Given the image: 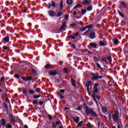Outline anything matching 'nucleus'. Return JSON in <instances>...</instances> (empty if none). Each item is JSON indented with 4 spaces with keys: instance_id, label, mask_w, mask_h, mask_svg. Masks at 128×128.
<instances>
[{
    "instance_id": "1",
    "label": "nucleus",
    "mask_w": 128,
    "mask_h": 128,
    "mask_svg": "<svg viewBox=\"0 0 128 128\" xmlns=\"http://www.w3.org/2000/svg\"><path fill=\"white\" fill-rule=\"evenodd\" d=\"M118 116H120V112L118 110L115 111L114 113L110 112L108 114V118L110 122H112V120L117 122V120H120Z\"/></svg>"
},
{
    "instance_id": "2",
    "label": "nucleus",
    "mask_w": 128,
    "mask_h": 128,
    "mask_svg": "<svg viewBox=\"0 0 128 128\" xmlns=\"http://www.w3.org/2000/svg\"><path fill=\"white\" fill-rule=\"evenodd\" d=\"M99 84L98 83H96L94 84L93 88V91L92 92V96H95L96 94L98 92V86Z\"/></svg>"
},
{
    "instance_id": "3",
    "label": "nucleus",
    "mask_w": 128,
    "mask_h": 128,
    "mask_svg": "<svg viewBox=\"0 0 128 128\" xmlns=\"http://www.w3.org/2000/svg\"><path fill=\"white\" fill-rule=\"evenodd\" d=\"M84 108L86 114H87V116H88V114H90L92 109L88 108V107L86 106L84 107Z\"/></svg>"
},
{
    "instance_id": "4",
    "label": "nucleus",
    "mask_w": 128,
    "mask_h": 128,
    "mask_svg": "<svg viewBox=\"0 0 128 128\" xmlns=\"http://www.w3.org/2000/svg\"><path fill=\"white\" fill-rule=\"evenodd\" d=\"M89 38H90V40H94L96 36V32H91L90 34V36H88Z\"/></svg>"
},
{
    "instance_id": "5",
    "label": "nucleus",
    "mask_w": 128,
    "mask_h": 128,
    "mask_svg": "<svg viewBox=\"0 0 128 128\" xmlns=\"http://www.w3.org/2000/svg\"><path fill=\"white\" fill-rule=\"evenodd\" d=\"M48 14L50 16H52V18H54L56 16V12L54 11L50 10L48 11Z\"/></svg>"
},
{
    "instance_id": "6",
    "label": "nucleus",
    "mask_w": 128,
    "mask_h": 128,
    "mask_svg": "<svg viewBox=\"0 0 128 128\" xmlns=\"http://www.w3.org/2000/svg\"><path fill=\"white\" fill-rule=\"evenodd\" d=\"M82 4L84 6H90V4H92V0H84Z\"/></svg>"
},
{
    "instance_id": "7",
    "label": "nucleus",
    "mask_w": 128,
    "mask_h": 128,
    "mask_svg": "<svg viewBox=\"0 0 128 128\" xmlns=\"http://www.w3.org/2000/svg\"><path fill=\"white\" fill-rule=\"evenodd\" d=\"M3 44H6L8 42H10V37L6 36V37H4V38H3Z\"/></svg>"
},
{
    "instance_id": "8",
    "label": "nucleus",
    "mask_w": 128,
    "mask_h": 128,
    "mask_svg": "<svg viewBox=\"0 0 128 128\" xmlns=\"http://www.w3.org/2000/svg\"><path fill=\"white\" fill-rule=\"evenodd\" d=\"M22 80H24V82H28V80H32V78L31 76H27V77H22Z\"/></svg>"
},
{
    "instance_id": "9",
    "label": "nucleus",
    "mask_w": 128,
    "mask_h": 128,
    "mask_svg": "<svg viewBox=\"0 0 128 128\" xmlns=\"http://www.w3.org/2000/svg\"><path fill=\"white\" fill-rule=\"evenodd\" d=\"M91 82L90 81L86 82V90L87 92H88L89 94L90 92V86Z\"/></svg>"
},
{
    "instance_id": "10",
    "label": "nucleus",
    "mask_w": 128,
    "mask_h": 128,
    "mask_svg": "<svg viewBox=\"0 0 128 128\" xmlns=\"http://www.w3.org/2000/svg\"><path fill=\"white\" fill-rule=\"evenodd\" d=\"M58 74V71L56 70H52L49 72L50 76H56Z\"/></svg>"
},
{
    "instance_id": "11",
    "label": "nucleus",
    "mask_w": 128,
    "mask_h": 128,
    "mask_svg": "<svg viewBox=\"0 0 128 128\" xmlns=\"http://www.w3.org/2000/svg\"><path fill=\"white\" fill-rule=\"evenodd\" d=\"M90 46H91V48H96V46H98V44L94 42L90 43Z\"/></svg>"
},
{
    "instance_id": "12",
    "label": "nucleus",
    "mask_w": 128,
    "mask_h": 128,
    "mask_svg": "<svg viewBox=\"0 0 128 128\" xmlns=\"http://www.w3.org/2000/svg\"><path fill=\"white\" fill-rule=\"evenodd\" d=\"M102 76H94L92 78V80H96L102 78Z\"/></svg>"
},
{
    "instance_id": "13",
    "label": "nucleus",
    "mask_w": 128,
    "mask_h": 128,
    "mask_svg": "<svg viewBox=\"0 0 128 128\" xmlns=\"http://www.w3.org/2000/svg\"><path fill=\"white\" fill-rule=\"evenodd\" d=\"M102 114H106L108 112V110L106 107H102Z\"/></svg>"
},
{
    "instance_id": "14",
    "label": "nucleus",
    "mask_w": 128,
    "mask_h": 128,
    "mask_svg": "<svg viewBox=\"0 0 128 128\" xmlns=\"http://www.w3.org/2000/svg\"><path fill=\"white\" fill-rule=\"evenodd\" d=\"M73 120H74V122L76 124H78V122H80V117H78V116L74 117Z\"/></svg>"
},
{
    "instance_id": "15",
    "label": "nucleus",
    "mask_w": 128,
    "mask_h": 128,
    "mask_svg": "<svg viewBox=\"0 0 128 128\" xmlns=\"http://www.w3.org/2000/svg\"><path fill=\"white\" fill-rule=\"evenodd\" d=\"M90 116H96L98 115L96 114V112H94V110L91 111V113H90Z\"/></svg>"
},
{
    "instance_id": "16",
    "label": "nucleus",
    "mask_w": 128,
    "mask_h": 128,
    "mask_svg": "<svg viewBox=\"0 0 128 128\" xmlns=\"http://www.w3.org/2000/svg\"><path fill=\"white\" fill-rule=\"evenodd\" d=\"M66 2L68 4H69V6H70L71 4H74L72 0H67Z\"/></svg>"
},
{
    "instance_id": "17",
    "label": "nucleus",
    "mask_w": 128,
    "mask_h": 128,
    "mask_svg": "<svg viewBox=\"0 0 128 128\" xmlns=\"http://www.w3.org/2000/svg\"><path fill=\"white\" fill-rule=\"evenodd\" d=\"M71 82H72V86H76V80H74V78H72L71 80Z\"/></svg>"
},
{
    "instance_id": "18",
    "label": "nucleus",
    "mask_w": 128,
    "mask_h": 128,
    "mask_svg": "<svg viewBox=\"0 0 128 128\" xmlns=\"http://www.w3.org/2000/svg\"><path fill=\"white\" fill-rule=\"evenodd\" d=\"M120 2L122 6H124V8H126V2L122 1V2Z\"/></svg>"
},
{
    "instance_id": "19",
    "label": "nucleus",
    "mask_w": 128,
    "mask_h": 128,
    "mask_svg": "<svg viewBox=\"0 0 128 128\" xmlns=\"http://www.w3.org/2000/svg\"><path fill=\"white\" fill-rule=\"evenodd\" d=\"M62 14H64V13H62V12H58V13L56 15V16L57 18H59V16H62Z\"/></svg>"
},
{
    "instance_id": "20",
    "label": "nucleus",
    "mask_w": 128,
    "mask_h": 128,
    "mask_svg": "<svg viewBox=\"0 0 128 128\" xmlns=\"http://www.w3.org/2000/svg\"><path fill=\"white\" fill-rule=\"evenodd\" d=\"M6 128H12V126L10 124H7L6 125Z\"/></svg>"
},
{
    "instance_id": "21",
    "label": "nucleus",
    "mask_w": 128,
    "mask_h": 128,
    "mask_svg": "<svg viewBox=\"0 0 128 128\" xmlns=\"http://www.w3.org/2000/svg\"><path fill=\"white\" fill-rule=\"evenodd\" d=\"M10 120L12 122H16V119L12 116H10Z\"/></svg>"
},
{
    "instance_id": "22",
    "label": "nucleus",
    "mask_w": 128,
    "mask_h": 128,
    "mask_svg": "<svg viewBox=\"0 0 128 128\" xmlns=\"http://www.w3.org/2000/svg\"><path fill=\"white\" fill-rule=\"evenodd\" d=\"M84 122H82V121H81V122H80L79 123H78V126L79 127V128H80V126H84Z\"/></svg>"
},
{
    "instance_id": "23",
    "label": "nucleus",
    "mask_w": 128,
    "mask_h": 128,
    "mask_svg": "<svg viewBox=\"0 0 128 128\" xmlns=\"http://www.w3.org/2000/svg\"><path fill=\"white\" fill-rule=\"evenodd\" d=\"M114 44H118V39H114Z\"/></svg>"
},
{
    "instance_id": "24",
    "label": "nucleus",
    "mask_w": 128,
    "mask_h": 128,
    "mask_svg": "<svg viewBox=\"0 0 128 128\" xmlns=\"http://www.w3.org/2000/svg\"><path fill=\"white\" fill-rule=\"evenodd\" d=\"M6 120H4V119H2V126H4L6 125Z\"/></svg>"
},
{
    "instance_id": "25",
    "label": "nucleus",
    "mask_w": 128,
    "mask_h": 128,
    "mask_svg": "<svg viewBox=\"0 0 128 128\" xmlns=\"http://www.w3.org/2000/svg\"><path fill=\"white\" fill-rule=\"evenodd\" d=\"M92 26H94V25L90 24L86 26V28H88L89 30H91V28H92Z\"/></svg>"
},
{
    "instance_id": "26",
    "label": "nucleus",
    "mask_w": 128,
    "mask_h": 128,
    "mask_svg": "<svg viewBox=\"0 0 128 128\" xmlns=\"http://www.w3.org/2000/svg\"><path fill=\"white\" fill-rule=\"evenodd\" d=\"M82 8V5L78 4L74 6V10H76V8Z\"/></svg>"
},
{
    "instance_id": "27",
    "label": "nucleus",
    "mask_w": 128,
    "mask_h": 128,
    "mask_svg": "<svg viewBox=\"0 0 128 128\" xmlns=\"http://www.w3.org/2000/svg\"><path fill=\"white\" fill-rule=\"evenodd\" d=\"M92 98H93L96 104H97V106H98V100H96V96H92Z\"/></svg>"
},
{
    "instance_id": "28",
    "label": "nucleus",
    "mask_w": 128,
    "mask_h": 128,
    "mask_svg": "<svg viewBox=\"0 0 128 128\" xmlns=\"http://www.w3.org/2000/svg\"><path fill=\"white\" fill-rule=\"evenodd\" d=\"M92 10V6H89L87 8V10L88 12H90V10Z\"/></svg>"
},
{
    "instance_id": "29",
    "label": "nucleus",
    "mask_w": 128,
    "mask_h": 128,
    "mask_svg": "<svg viewBox=\"0 0 128 128\" xmlns=\"http://www.w3.org/2000/svg\"><path fill=\"white\" fill-rule=\"evenodd\" d=\"M94 60L95 62H99L100 59L96 57H94Z\"/></svg>"
},
{
    "instance_id": "30",
    "label": "nucleus",
    "mask_w": 128,
    "mask_h": 128,
    "mask_svg": "<svg viewBox=\"0 0 128 128\" xmlns=\"http://www.w3.org/2000/svg\"><path fill=\"white\" fill-rule=\"evenodd\" d=\"M66 26V23H64L62 26L60 28V30H64V27Z\"/></svg>"
},
{
    "instance_id": "31",
    "label": "nucleus",
    "mask_w": 128,
    "mask_h": 128,
    "mask_svg": "<svg viewBox=\"0 0 128 128\" xmlns=\"http://www.w3.org/2000/svg\"><path fill=\"white\" fill-rule=\"evenodd\" d=\"M38 104V102L36 100H34L32 102V104H34V106H36V104Z\"/></svg>"
},
{
    "instance_id": "32",
    "label": "nucleus",
    "mask_w": 128,
    "mask_h": 128,
    "mask_svg": "<svg viewBox=\"0 0 128 128\" xmlns=\"http://www.w3.org/2000/svg\"><path fill=\"white\" fill-rule=\"evenodd\" d=\"M118 12L120 16H122V18H124V14L122 13V12H120V11H118Z\"/></svg>"
},
{
    "instance_id": "33",
    "label": "nucleus",
    "mask_w": 128,
    "mask_h": 128,
    "mask_svg": "<svg viewBox=\"0 0 128 128\" xmlns=\"http://www.w3.org/2000/svg\"><path fill=\"white\" fill-rule=\"evenodd\" d=\"M51 6L53 8H56V2H54V1H52Z\"/></svg>"
},
{
    "instance_id": "34",
    "label": "nucleus",
    "mask_w": 128,
    "mask_h": 128,
    "mask_svg": "<svg viewBox=\"0 0 128 128\" xmlns=\"http://www.w3.org/2000/svg\"><path fill=\"white\" fill-rule=\"evenodd\" d=\"M64 8V6L62 5V1L60 3V10H62Z\"/></svg>"
},
{
    "instance_id": "35",
    "label": "nucleus",
    "mask_w": 128,
    "mask_h": 128,
    "mask_svg": "<svg viewBox=\"0 0 128 128\" xmlns=\"http://www.w3.org/2000/svg\"><path fill=\"white\" fill-rule=\"evenodd\" d=\"M34 98H40V95L36 96V95H34L33 96Z\"/></svg>"
},
{
    "instance_id": "36",
    "label": "nucleus",
    "mask_w": 128,
    "mask_h": 128,
    "mask_svg": "<svg viewBox=\"0 0 128 128\" xmlns=\"http://www.w3.org/2000/svg\"><path fill=\"white\" fill-rule=\"evenodd\" d=\"M100 44L101 46H106V44H104V42H100Z\"/></svg>"
},
{
    "instance_id": "37",
    "label": "nucleus",
    "mask_w": 128,
    "mask_h": 128,
    "mask_svg": "<svg viewBox=\"0 0 128 128\" xmlns=\"http://www.w3.org/2000/svg\"><path fill=\"white\" fill-rule=\"evenodd\" d=\"M86 10H82V15L86 14Z\"/></svg>"
},
{
    "instance_id": "38",
    "label": "nucleus",
    "mask_w": 128,
    "mask_h": 128,
    "mask_svg": "<svg viewBox=\"0 0 128 128\" xmlns=\"http://www.w3.org/2000/svg\"><path fill=\"white\" fill-rule=\"evenodd\" d=\"M32 72H33V74H34L35 76H36L38 74L36 73V71L34 69H32Z\"/></svg>"
},
{
    "instance_id": "39",
    "label": "nucleus",
    "mask_w": 128,
    "mask_h": 128,
    "mask_svg": "<svg viewBox=\"0 0 128 128\" xmlns=\"http://www.w3.org/2000/svg\"><path fill=\"white\" fill-rule=\"evenodd\" d=\"M69 38H72V40H76V36L72 35H70Z\"/></svg>"
},
{
    "instance_id": "40",
    "label": "nucleus",
    "mask_w": 128,
    "mask_h": 128,
    "mask_svg": "<svg viewBox=\"0 0 128 128\" xmlns=\"http://www.w3.org/2000/svg\"><path fill=\"white\" fill-rule=\"evenodd\" d=\"M86 30V26L84 28H82V29L80 30V32H84Z\"/></svg>"
},
{
    "instance_id": "41",
    "label": "nucleus",
    "mask_w": 128,
    "mask_h": 128,
    "mask_svg": "<svg viewBox=\"0 0 128 128\" xmlns=\"http://www.w3.org/2000/svg\"><path fill=\"white\" fill-rule=\"evenodd\" d=\"M50 64H47L44 66L45 68H50Z\"/></svg>"
},
{
    "instance_id": "42",
    "label": "nucleus",
    "mask_w": 128,
    "mask_h": 128,
    "mask_svg": "<svg viewBox=\"0 0 128 128\" xmlns=\"http://www.w3.org/2000/svg\"><path fill=\"white\" fill-rule=\"evenodd\" d=\"M96 66L97 68H102V66H100V64L96 63Z\"/></svg>"
},
{
    "instance_id": "43",
    "label": "nucleus",
    "mask_w": 128,
    "mask_h": 128,
    "mask_svg": "<svg viewBox=\"0 0 128 128\" xmlns=\"http://www.w3.org/2000/svg\"><path fill=\"white\" fill-rule=\"evenodd\" d=\"M50 8H52V4H50V3H48L47 6V8L50 9Z\"/></svg>"
},
{
    "instance_id": "44",
    "label": "nucleus",
    "mask_w": 128,
    "mask_h": 128,
    "mask_svg": "<svg viewBox=\"0 0 128 128\" xmlns=\"http://www.w3.org/2000/svg\"><path fill=\"white\" fill-rule=\"evenodd\" d=\"M22 92L24 96H26V89L23 90Z\"/></svg>"
},
{
    "instance_id": "45",
    "label": "nucleus",
    "mask_w": 128,
    "mask_h": 128,
    "mask_svg": "<svg viewBox=\"0 0 128 128\" xmlns=\"http://www.w3.org/2000/svg\"><path fill=\"white\" fill-rule=\"evenodd\" d=\"M8 46H3V49L4 50H8Z\"/></svg>"
},
{
    "instance_id": "46",
    "label": "nucleus",
    "mask_w": 128,
    "mask_h": 128,
    "mask_svg": "<svg viewBox=\"0 0 128 128\" xmlns=\"http://www.w3.org/2000/svg\"><path fill=\"white\" fill-rule=\"evenodd\" d=\"M108 60L109 62H112V57H108Z\"/></svg>"
},
{
    "instance_id": "47",
    "label": "nucleus",
    "mask_w": 128,
    "mask_h": 128,
    "mask_svg": "<svg viewBox=\"0 0 128 128\" xmlns=\"http://www.w3.org/2000/svg\"><path fill=\"white\" fill-rule=\"evenodd\" d=\"M4 108H5V110H7V112H8V105H6V104L4 106Z\"/></svg>"
},
{
    "instance_id": "48",
    "label": "nucleus",
    "mask_w": 128,
    "mask_h": 128,
    "mask_svg": "<svg viewBox=\"0 0 128 128\" xmlns=\"http://www.w3.org/2000/svg\"><path fill=\"white\" fill-rule=\"evenodd\" d=\"M40 92V88H37L36 89V92H37V93H38Z\"/></svg>"
},
{
    "instance_id": "49",
    "label": "nucleus",
    "mask_w": 128,
    "mask_h": 128,
    "mask_svg": "<svg viewBox=\"0 0 128 128\" xmlns=\"http://www.w3.org/2000/svg\"><path fill=\"white\" fill-rule=\"evenodd\" d=\"M88 32H90V30H87L86 32H85L83 34L84 36H86V34H88Z\"/></svg>"
},
{
    "instance_id": "50",
    "label": "nucleus",
    "mask_w": 128,
    "mask_h": 128,
    "mask_svg": "<svg viewBox=\"0 0 128 128\" xmlns=\"http://www.w3.org/2000/svg\"><path fill=\"white\" fill-rule=\"evenodd\" d=\"M74 36H78V32H76V33H73Z\"/></svg>"
},
{
    "instance_id": "51",
    "label": "nucleus",
    "mask_w": 128,
    "mask_h": 128,
    "mask_svg": "<svg viewBox=\"0 0 128 128\" xmlns=\"http://www.w3.org/2000/svg\"><path fill=\"white\" fill-rule=\"evenodd\" d=\"M77 24H79L80 26H83L82 22V21H80V22H77Z\"/></svg>"
},
{
    "instance_id": "52",
    "label": "nucleus",
    "mask_w": 128,
    "mask_h": 128,
    "mask_svg": "<svg viewBox=\"0 0 128 128\" xmlns=\"http://www.w3.org/2000/svg\"><path fill=\"white\" fill-rule=\"evenodd\" d=\"M59 96H60V98L61 100H64V96L62 94H60Z\"/></svg>"
},
{
    "instance_id": "53",
    "label": "nucleus",
    "mask_w": 128,
    "mask_h": 128,
    "mask_svg": "<svg viewBox=\"0 0 128 128\" xmlns=\"http://www.w3.org/2000/svg\"><path fill=\"white\" fill-rule=\"evenodd\" d=\"M48 118H50V120H52V116L48 114Z\"/></svg>"
},
{
    "instance_id": "54",
    "label": "nucleus",
    "mask_w": 128,
    "mask_h": 128,
    "mask_svg": "<svg viewBox=\"0 0 128 128\" xmlns=\"http://www.w3.org/2000/svg\"><path fill=\"white\" fill-rule=\"evenodd\" d=\"M29 92H30V94H34V91H32V90H29Z\"/></svg>"
},
{
    "instance_id": "55",
    "label": "nucleus",
    "mask_w": 128,
    "mask_h": 128,
    "mask_svg": "<svg viewBox=\"0 0 128 128\" xmlns=\"http://www.w3.org/2000/svg\"><path fill=\"white\" fill-rule=\"evenodd\" d=\"M39 104L40 106H42V104H44V102L42 101L39 102Z\"/></svg>"
},
{
    "instance_id": "56",
    "label": "nucleus",
    "mask_w": 128,
    "mask_h": 128,
    "mask_svg": "<svg viewBox=\"0 0 128 128\" xmlns=\"http://www.w3.org/2000/svg\"><path fill=\"white\" fill-rule=\"evenodd\" d=\"M15 78H20V76L18 74H16L14 75Z\"/></svg>"
},
{
    "instance_id": "57",
    "label": "nucleus",
    "mask_w": 128,
    "mask_h": 128,
    "mask_svg": "<svg viewBox=\"0 0 128 128\" xmlns=\"http://www.w3.org/2000/svg\"><path fill=\"white\" fill-rule=\"evenodd\" d=\"M92 126V124H90V123H88L87 124V126H88V128H90Z\"/></svg>"
},
{
    "instance_id": "58",
    "label": "nucleus",
    "mask_w": 128,
    "mask_h": 128,
    "mask_svg": "<svg viewBox=\"0 0 128 128\" xmlns=\"http://www.w3.org/2000/svg\"><path fill=\"white\" fill-rule=\"evenodd\" d=\"M64 92H66L64 90H60V92H62L64 94Z\"/></svg>"
},
{
    "instance_id": "59",
    "label": "nucleus",
    "mask_w": 128,
    "mask_h": 128,
    "mask_svg": "<svg viewBox=\"0 0 128 128\" xmlns=\"http://www.w3.org/2000/svg\"><path fill=\"white\" fill-rule=\"evenodd\" d=\"M73 14H74V16H76V11H74L73 12Z\"/></svg>"
},
{
    "instance_id": "60",
    "label": "nucleus",
    "mask_w": 128,
    "mask_h": 128,
    "mask_svg": "<svg viewBox=\"0 0 128 128\" xmlns=\"http://www.w3.org/2000/svg\"><path fill=\"white\" fill-rule=\"evenodd\" d=\"M72 48L74 49V48H76V46L74 44H72Z\"/></svg>"
},
{
    "instance_id": "61",
    "label": "nucleus",
    "mask_w": 128,
    "mask_h": 128,
    "mask_svg": "<svg viewBox=\"0 0 128 128\" xmlns=\"http://www.w3.org/2000/svg\"><path fill=\"white\" fill-rule=\"evenodd\" d=\"M4 78L2 77L0 78V82H4Z\"/></svg>"
},
{
    "instance_id": "62",
    "label": "nucleus",
    "mask_w": 128,
    "mask_h": 128,
    "mask_svg": "<svg viewBox=\"0 0 128 128\" xmlns=\"http://www.w3.org/2000/svg\"><path fill=\"white\" fill-rule=\"evenodd\" d=\"M27 10H28L26 8H25V9H24L23 12L26 13V12Z\"/></svg>"
},
{
    "instance_id": "63",
    "label": "nucleus",
    "mask_w": 128,
    "mask_h": 128,
    "mask_svg": "<svg viewBox=\"0 0 128 128\" xmlns=\"http://www.w3.org/2000/svg\"><path fill=\"white\" fill-rule=\"evenodd\" d=\"M76 24H71L70 25V26H71V27H72V26H76Z\"/></svg>"
},
{
    "instance_id": "64",
    "label": "nucleus",
    "mask_w": 128,
    "mask_h": 128,
    "mask_svg": "<svg viewBox=\"0 0 128 128\" xmlns=\"http://www.w3.org/2000/svg\"><path fill=\"white\" fill-rule=\"evenodd\" d=\"M128 128V123L126 124L125 125V128Z\"/></svg>"
}]
</instances>
